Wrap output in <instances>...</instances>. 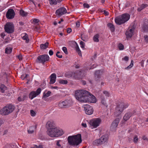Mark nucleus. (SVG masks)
I'll list each match as a JSON object with an SVG mask.
<instances>
[{
    "label": "nucleus",
    "mask_w": 148,
    "mask_h": 148,
    "mask_svg": "<svg viewBox=\"0 0 148 148\" xmlns=\"http://www.w3.org/2000/svg\"><path fill=\"white\" fill-rule=\"evenodd\" d=\"M81 76L80 75L76 74L74 76V77L76 79H79L81 78Z\"/></svg>",
    "instance_id": "obj_43"
},
{
    "label": "nucleus",
    "mask_w": 148,
    "mask_h": 148,
    "mask_svg": "<svg viewBox=\"0 0 148 148\" xmlns=\"http://www.w3.org/2000/svg\"><path fill=\"white\" fill-rule=\"evenodd\" d=\"M41 89L40 88H38L37 90L35 91H32L29 93V98L32 99L37 96L40 93Z\"/></svg>",
    "instance_id": "obj_12"
},
{
    "label": "nucleus",
    "mask_w": 148,
    "mask_h": 148,
    "mask_svg": "<svg viewBox=\"0 0 148 148\" xmlns=\"http://www.w3.org/2000/svg\"><path fill=\"white\" fill-rule=\"evenodd\" d=\"M102 12H103L104 14L106 16H107L109 14V13L104 10L102 11Z\"/></svg>",
    "instance_id": "obj_50"
},
{
    "label": "nucleus",
    "mask_w": 148,
    "mask_h": 148,
    "mask_svg": "<svg viewBox=\"0 0 148 148\" xmlns=\"http://www.w3.org/2000/svg\"><path fill=\"white\" fill-rule=\"evenodd\" d=\"M143 29L144 32H148V24L145 23L143 25Z\"/></svg>",
    "instance_id": "obj_31"
},
{
    "label": "nucleus",
    "mask_w": 148,
    "mask_h": 148,
    "mask_svg": "<svg viewBox=\"0 0 148 148\" xmlns=\"http://www.w3.org/2000/svg\"><path fill=\"white\" fill-rule=\"evenodd\" d=\"M62 50L66 54H68V52L67 51V49L66 47H62Z\"/></svg>",
    "instance_id": "obj_42"
},
{
    "label": "nucleus",
    "mask_w": 148,
    "mask_h": 148,
    "mask_svg": "<svg viewBox=\"0 0 148 148\" xmlns=\"http://www.w3.org/2000/svg\"><path fill=\"white\" fill-rule=\"evenodd\" d=\"M108 139V136L105 134L102 136L99 139H96L93 142V144L95 145H99L104 143Z\"/></svg>",
    "instance_id": "obj_7"
},
{
    "label": "nucleus",
    "mask_w": 148,
    "mask_h": 148,
    "mask_svg": "<svg viewBox=\"0 0 148 148\" xmlns=\"http://www.w3.org/2000/svg\"><path fill=\"white\" fill-rule=\"evenodd\" d=\"M7 87L4 84H0V91L3 93L5 90H7Z\"/></svg>",
    "instance_id": "obj_23"
},
{
    "label": "nucleus",
    "mask_w": 148,
    "mask_h": 148,
    "mask_svg": "<svg viewBox=\"0 0 148 148\" xmlns=\"http://www.w3.org/2000/svg\"><path fill=\"white\" fill-rule=\"evenodd\" d=\"M80 25V23L79 22L77 21L76 22V26L77 27H79Z\"/></svg>",
    "instance_id": "obj_59"
},
{
    "label": "nucleus",
    "mask_w": 148,
    "mask_h": 148,
    "mask_svg": "<svg viewBox=\"0 0 148 148\" xmlns=\"http://www.w3.org/2000/svg\"><path fill=\"white\" fill-rule=\"evenodd\" d=\"M24 36H23L22 37L23 39L24 40H25V42L26 43H28L29 42V39L28 38V34L26 33H24Z\"/></svg>",
    "instance_id": "obj_29"
},
{
    "label": "nucleus",
    "mask_w": 148,
    "mask_h": 148,
    "mask_svg": "<svg viewBox=\"0 0 148 148\" xmlns=\"http://www.w3.org/2000/svg\"><path fill=\"white\" fill-rule=\"evenodd\" d=\"M145 40V42H148V36L147 35H145L144 36Z\"/></svg>",
    "instance_id": "obj_49"
},
{
    "label": "nucleus",
    "mask_w": 148,
    "mask_h": 148,
    "mask_svg": "<svg viewBox=\"0 0 148 148\" xmlns=\"http://www.w3.org/2000/svg\"><path fill=\"white\" fill-rule=\"evenodd\" d=\"M12 51V48L10 47H7L5 49V53L7 54L10 53Z\"/></svg>",
    "instance_id": "obj_32"
},
{
    "label": "nucleus",
    "mask_w": 148,
    "mask_h": 148,
    "mask_svg": "<svg viewBox=\"0 0 148 148\" xmlns=\"http://www.w3.org/2000/svg\"><path fill=\"white\" fill-rule=\"evenodd\" d=\"M81 82L83 84L85 85L86 84V82L85 81L82 80Z\"/></svg>",
    "instance_id": "obj_62"
},
{
    "label": "nucleus",
    "mask_w": 148,
    "mask_h": 148,
    "mask_svg": "<svg viewBox=\"0 0 148 148\" xmlns=\"http://www.w3.org/2000/svg\"><path fill=\"white\" fill-rule=\"evenodd\" d=\"M30 113L31 116H35L36 114L35 112L32 110H30Z\"/></svg>",
    "instance_id": "obj_45"
},
{
    "label": "nucleus",
    "mask_w": 148,
    "mask_h": 148,
    "mask_svg": "<svg viewBox=\"0 0 148 148\" xmlns=\"http://www.w3.org/2000/svg\"><path fill=\"white\" fill-rule=\"evenodd\" d=\"M145 61V60H142L140 62L141 65L143 67L144 66V62Z\"/></svg>",
    "instance_id": "obj_57"
},
{
    "label": "nucleus",
    "mask_w": 148,
    "mask_h": 148,
    "mask_svg": "<svg viewBox=\"0 0 148 148\" xmlns=\"http://www.w3.org/2000/svg\"><path fill=\"white\" fill-rule=\"evenodd\" d=\"M5 36V34L4 33H1V36L2 38H3Z\"/></svg>",
    "instance_id": "obj_63"
},
{
    "label": "nucleus",
    "mask_w": 148,
    "mask_h": 148,
    "mask_svg": "<svg viewBox=\"0 0 148 148\" xmlns=\"http://www.w3.org/2000/svg\"><path fill=\"white\" fill-rule=\"evenodd\" d=\"M82 126L83 127H87V125L86 124V123H82Z\"/></svg>",
    "instance_id": "obj_60"
},
{
    "label": "nucleus",
    "mask_w": 148,
    "mask_h": 148,
    "mask_svg": "<svg viewBox=\"0 0 148 148\" xmlns=\"http://www.w3.org/2000/svg\"><path fill=\"white\" fill-rule=\"evenodd\" d=\"M67 141L70 146H77L82 142L81 134H78L76 135L69 136L68 137Z\"/></svg>",
    "instance_id": "obj_1"
},
{
    "label": "nucleus",
    "mask_w": 148,
    "mask_h": 148,
    "mask_svg": "<svg viewBox=\"0 0 148 148\" xmlns=\"http://www.w3.org/2000/svg\"><path fill=\"white\" fill-rule=\"evenodd\" d=\"M15 15V12L12 9H9L6 14V17L8 19H12L13 18Z\"/></svg>",
    "instance_id": "obj_14"
},
{
    "label": "nucleus",
    "mask_w": 148,
    "mask_h": 148,
    "mask_svg": "<svg viewBox=\"0 0 148 148\" xmlns=\"http://www.w3.org/2000/svg\"><path fill=\"white\" fill-rule=\"evenodd\" d=\"M59 82L60 83L63 84H66L68 83V81L66 80H60Z\"/></svg>",
    "instance_id": "obj_38"
},
{
    "label": "nucleus",
    "mask_w": 148,
    "mask_h": 148,
    "mask_svg": "<svg viewBox=\"0 0 148 148\" xmlns=\"http://www.w3.org/2000/svg\"><path fill=\"white\" fill-rule=\"evenodd\" d=\"M59 106L60 108H68L70 106L67 100L62 101L59 104Z\"/></svg>",
    "instance_id": "obj_19"
},
{
    "label": "nucleus",
    "mask_w": 148,
    "mask_h": 148,
    "mask_svg": "<svg viewBox=\"0 0 148 148\" xmlns=\"http://www.w3.org/2000/svg\"><path fill=\"white\" fill-rule=\"evenodd\" d=\"M53 123L50 121H48L47 123V126L49 128H53L55 127L53 125Z\"/></svg>",
    "instance_id": "obj_33"
},
{
    "label": "nucleus",
    "mask_w": 148,
    "mask_h": 148,
    "mask_svg": "<svg viewBox=\"0 0 148 148\" xmlns=\"http://www.w3.org/2000/svg\"><path fill=\"white\" fill-rule=\"evenodd\" d=\"M101 119L99 118H95L88 121L92 129L95 128L99 126L101 122Z\"/></svg>",
    "instance_id": "obj_8"
},
{
    "label": "nucleus",
    "mask_w": 148,
    "mask_h": 148,
    "mask_svg": "<svg viewBox=\"0 0 148 148\" xmlns=\"http://www.w3.org/2000/svg\"><path fill=\"white\" fill-rule=\"evenodd\" d=\"M47 132L48 135L51 137H58L62 135L64 133L62 129L57 127L48 128Z\"/></svg>",
    "instance_id": "obj_3"
},
{
    "label": "nucleus",
    "mask_w": 148,
    "mask_h": 148,
    "mask_svg": "<svg viewBox=\"0 0 148 148\" xmlns=\"http://www.w3.org/2000/svg\"><path fill=\"white\" fill-rule=\"evenodd\" d=\"M81 45V47L82 48H84V43L83 41H81L80 42Z\"/></svg>",
    "instance_id": "obj_46"
},
{
    "label": "nucleus",
    "mask_w": 148,
    "mask_h": 148,
    "mask_svg": "<svg viewBox=\"0 0 148 148\" xmlns=\"http://www.w3.org/2000/svg\"><path fill=\"white\" fill-rule=\"evenodd\" d=\"M67 12V10L65 8L62 7L56 10V14L60 17L66 13Z\"/></svg>",
    "instance_id": "obj_13"
},
{
    "label": "nucleus",
    "mask_w": 148,
    "mask_h": 148,
    "mask_svg": "<svg viewBox=\"0 0 148 148\" xmlns=\"http://www.w3.org/2000/svg\"><path fill=\"white\" fill-rule=\"evenodd\" d=\"M50 3L51 5H56L57 4V1L55 0H49Z\"/></svg>",
    "instance_id": "obj_40"
},
{
    "label": "nucleus",
    "mask_w": 148,
    "mask_h": 148,
    "mask_svg": "<svg viewBox=\"0 0 148 148\" xmlns=\"http://www.w3.org/2000/svg\"><path fill=\"white\" fill-rule=\"evenodd\" d=\"M101 94L103 95L104 97H106V98L110 97V94L106 91H104L103 92V94Z\"/></svg>",
    "instance_id": "obj_34"
},
{
    "label": "nucleus",
    "mask_w": 148,
    "mask_h": 148,
    "mask_svg": "<svg viewBox=\"0 0 148 148\" xmlns=\"http://www.w3.org/2000/svg\"><path fill=\"white\" fill-rule=\"evenodd\" d=\"M142 139H143V140H145L148 142V138L146 136H143L142 137Z\"/></svg>",
    "instance_id": "obj_47"
},
{
    "label": "nucleus",
    "mask_w": 148,
    "mask_h": 148,
    "mask_svg": "<svg viewBox=\"0 0 148 148\" xmlns=\"http://www.w3.org/2000/svg\"><path fill=\"white\" fill-rule=\"evenodd\" d=\"M83 6L84 8H89L90 7L89 5L86 3H84L83 4Z\"/></svg>",
    "instance_id": "obj_48"
},
{
    "label": "nucleus",
    "mask_w": 148,
    "mask_h": 148,
    "mask_svg": "<svg viewBox=\"0 0 148 148\" xmlns=\"http://www.w3.org/2000/svg\"><path fill=\"white\" fill-rule=\"evenodd\" d=\"M147 6L148 5L147 4L143 3L141 4L140 5V7L138 8L137 10L139 12L140 11L145 8L147 7Z\"/></svg>",
    "instance_id": "obj_25"
},
{
    "label": "nucleus",
    "mask_w": 148,
    "mask_h": 148,
    "mask_svg": "<svg viewBox=\"0 0 148 148\" xmlns=\"http://www.w3.org/2000/svg\"><path fill=\"white\" fill-rule=\"evenodd\" d=\"M128 106L127 104H125L124 103H119L117 105L115 108L114 115L116 116H118L122 113L124 110Z\"/></svg>",
    "instance_id": "obj_5"
},
{
    "label": "nucleus",
    "mask_w": 148,
    "mask_h": 148,
    "mask_svg": "<svg viewBox=\"0 0 148 148\" xmlns=\"http://www.w3.org/2000/svg\"><path fill=\"white\" fill-rule=\"evenodd\" d=\"M134 29V27H133L132 29H130L129 30H128L126 32L125 34L127 38H131L132 37Z\"/></svg>",
    "instance_id": "obj_20"
},
{
    "label": "nucleus",
    "mask_w": 148,
    "mask_h": 148,
    "mask_svg": "<svg viewBox=\"0 0 148 148\" xmlns=\"http://www.w3.org/2000/svg\"><path fill=\"white\" fill-rule=\"evenodd\" d=\"M33 22L35 23H37L39 22V20L38 19L35 18L33 20Z\"/></svg>",
    "instance_id": "obj_56"
},
{
    "label": "nucleus",
    "mask_w": 148,
    "mask_h": 148,
    "mask_svg": "<svg viewBox=\"0 0 148 148\" xmlns=\"http://www.w3.org/2000/svg\"><path fill=\"white\" fill-rule=\"evenodd\" d=\"M99 35L98 34H97L95 35L93 38V40L95 42H98L99 41Z\"/></svg>",
    "instance_id": "obj_35"
},
{
    "label": "nucleus",
    "mask_w": 148,
    "mask_h": 148,
    "mask_svg": "<svg viewBox=\"0 0 148 148\" xmlns=\"http://www.w3.org/2000/svg\"><path fill=\"white\" fill-rule=\"evenodd\" d=\"M27 98V95L23 94V96L19 97L18 98V100L19 101H23L25 100Z\"/></svg>",
    "instance_id": "obj_26"
},
{
    "label": "nucleus",
    "mask_w": 148,
    "mask_h": 148,
    "mask_svg": "<svg viewBox=\"0 0 148 148\" xmlns=\"http://www.w3.org/2000/svg\"><path fill=\"white\" fill-rule=\"evenodd\" d=\"M50 58L47 54H44L40 55L38 57L36 62L39 63H42L44 64L45 62L49 61Z\"/></svg>",
    "instance_id": "obj_9"
},
{
    "label": "nucleus",
    "mask_w": 148,
    "mask_h": 148,
    "mask_svg": "<svg viewBox=\"0 0 148 148\" xmlns=\"http://www.w3.org/2000/svg\"><path fill=\"white\" fill-rule=\"evenodd\" d=\"M107 26L110 29L111 32H113L114 31V26L111 23H108L107 24Z\"/></svg>",
    "instance_id": "obj_30"
},
{
    "label": "nucleus",
    "mask_w": 148,
    "mask_h": 148,
    "mask_svg": "<svg viewBox=\"0 0 148 148\" xmlns=\"http://www.w3.org/2000/svg\"><path fill=\"white\" fill-rule=\"evenodd\" d=\"M129 59L128 57L127 56H125L122 59V60H124L126 61H128Z\"/></svg>",
    "instance_id": "obj_51"
},
{
    "label": "nucleus",
    "mask_w": 148,
    "mask_h": 148,
    "mask_svg": "<svg viewBox=\"0 0 148 148\" xmlns=\"http://www.w3.org/2000/svg\"><path fill=\"white\" fill-rule=\"evenodd\" d=\"M84 35H82L81 36V39L84 41H86V39L84 37Z\"/></svg>",
    "instance_id": "obj_52"
},
{
    "label": "nucleus",
    "mask_w": 148,
    "mask_h": 148,
    "mask_svg": "<svg viewBox=\"0 0 148 148\" xmlns=\"http://www.w3.org/2000/svg\"><path fill=\"white\" fill-rule=\"evenodd\" d=\"M20 14L21 15L23 16H27V13L25 12L23 10H21L20 11Z\"/></svg>",
    "instance_id": "obj_37"
},
{
    "label": "nucleus",
    "mask_w": 148,
    "mask_h": 148,
    "mask_svg": "<svg viewBox=\"0 0 148 148\" xmlns=\"http://www.w3.org/2000/svg\"><path fill=\"white\" fill-rule=\"evenodd\" d=\"M89 92L83 90H78L75 91V97L79 101L81 102H87L88 100L87 96Z\"/></svg>",
    "instance_id": "obj_2"
},
{
    "label": "nucleus",
    "mask_w": 148,
    "mask_h": 148,
    "mask_svg": "<svg viewBox=\"0 0 148 148\" xmlns=\"http://www.w3.org/2000/svg\"><path fill=\"white\" fill-rule=\"evenodd\" d=\"M75 43L76 44V46L75 47L76 51L78 53V54L79 56H81V51L77 43L76 42Z\"/></svg>",
    "instance_id": "obj_36"
},
{
    "label": "nucleus",
    "mask_w": 148,
    "mask_h": 148,
    "mask_svg": "<svg viewBox=\"0 0 148 148\" xmlns=\"http://www.w3.org/2000/svg\"><path fill=\"white\" fill-rule=\"evenodd\" d=\"M100 99L101 103L103 106L107 107V104L106 103L105 97L103 95L101 94L100 96Z\"/></svg>",
    "instance_id": "obj_21"
},
{
    "label": "nucleus",
    "mask_w": 148,
    "mask_h": 148,
    "mask_svg": "<svg viewBox=\"0 0 148 148\" xmlns=\"http://www.w3.org/2000/svg\"><path fill=\"white\" fill-rule=\"evenodd\" d=\"M71 29L70 28H68L67 29V32L68 33H69L71 32Z\"/></svg>",
    "instance_id": "obj_55"
},
{
    "label": "nucleus",
    "mask_w": 148,
    "mask_h": 148,
    "mask_svg": "<svg viewBox=\"0 0 148 148\" xmlns=\"http://www.w3.org/2000/svg\"><path fill=\"white\" fill-rule=\"evenodd\" d=\"M103 72V70H100L96 71L95 73V80L98 81L99 79L101 77V76Z\"/></svg>",
    "instance_id": "obj_15"
},
{
    "label": "nucleus",
    "mask_w": 148,
    "mask_h": 148,
    "mask_svg": "<svg viewBox=\"0 0 148 148\" xmlns=\"http://www.w3.org/2000/svg\"><path fill=\"white\" fill-rule=\"evenodd\" d=\"M83 107L86 114L90 115L93 114L94 110L92 107L87 104L84 105Z\"/></svg>",
    "instance_id": "obj_11"
},
{
    "label": "nucleus",
    "mask_w": 148,
    "mask_h": 148,
    "mask_svg": "<svg viewBox=\"0 0 148 148\" xmlns=\"http://www.w3.org/2000/svg\"><path fill=\"white\" fill-rule=\"evenodd\" d=\"M49 55L51 56L53 55V52L52 50H50L49 51Z\"/></svg>",
    "instance_id": "obj_54"
},
{
    "label": "nucleus",
    "mask_w": 148,
    "mask_h": 148,
    "mask_svg": "<svg viewBox=\"0 0 148 148\" xmlns=\"http://www.w3.org/2000/svg\"><path fill=\"white\" fill-rule=\"evenodd\" d=\"M36 127L34 126H31L28 130V133L29 134H31L33 133L34 130L36 129Z\"/></svg>",
    "instance_id": "obj_28"
},
{
    "label": "nucleus",
    "mask_w": 148,
    "mask_h": 148,
    "mask_svg": "<svg viewBox=\"0 0 148 148\" xmlns=\"http://www.w3.org/2000/svg\"><path fill=\"white\" fill-rule=\"evenodd\" d=\"M51 93V92L50 91H48L47 92L46 91H45L43 92L42 98H46L49 97Z\"/></svg>",
    "instance_id": "obj_27"
},
{
    "label": "nucleus",
    "mask_w": 148,
    "mask_h": 148,
    "mask_svg": "<svg viewBox=\"0 0 148 148\" xmlns=\"http://www.w3.org/2000/svg\"><path fill=\"white\" fill-rule=\"evenodd\" d=\"M5 31L8 33H11L14 32V27L12 23H7L4 26Z\"/></svg>",
    "instance_id": "obj_10"
},
{
    "label": "nucleus",
    "mask_w": 148,
    "mask_h": 148,
    "mask_svg": "<svg viewBox=\"0 0 148 148\" xmlns=\"http://www.w3.org/2000/svg\"><path fill=\"white\" fill-rule=\"evenodd\" d=\"M18 58L20 60H21L22 59V56L21 55H19L17 56Z\"/></svg>",
    "instance_id": "obj_53"
},
{
    "label": "nucleus",
    "mask_w": 148,
    "mask_h": 148,
    "mask_svg": "<svg viewBox=\"0 0 148 148\" xmlns=\"http://www.w3.org/2000/svg\"><path fill=\"white\" fill-rule=\"evenodd\" d=\"M135 113V111H129L126 112L123 117V119L125 121H127Z\"/></svg>",
    "instance_id": "obj_17"
},
{
    "label": "nucleus",
    "mask_w": 148,
    "mask_h": 148,
    "mask_svg": "<svg viewBox=\"0 0 148 148\" xmlns=\"http://www.w3.org/2000/svg\"><path fill=\"white\" fill-rule=\"evenodd\" d=\"M49 43L47 42H45V44H42L40 45V48L41 49H45L47 48L49 45Z\"/></svg>",
    "instance_id": "obj_24"
},
{
    "label": "nucleus",
    "mask_w": 148,
    "mask_h": 148,
    "mask_svg": "<svg viewBox=\"0 0 148 148\" xmlns=\"http://www.w3.org/2000/svg\"><path fill=\"white\" fill-rule=\"evenodd\" d=\"M88 100L87 102L88 101L91 103H95L96 102V98L95 96L91 94L89 92V95L87 96Z\"/></svg>",
    "instance_id": "obj_18"
},
{
    "label": "nucleus",
    "mask_w": 148,
    "mask_h": 148,
    "mask_svg": "<svg viewBox=\"0 0 148 148\" xmlns=\"http://www.w3.org/2000/svg\"><path fill=\"white\" fill-rule=\"evenodd\" d=\"M130 18V16L128 14H124L117 17L115 18V21L117 24L121 25L128 21Z\"/></svg>",
    "instance_id": "obj_4"
},
{
    "label": "nucleus",
    "mask_w": 148,
    "mask_h": 148,
    "mask_svg": "<svg viewBox=\"0 0 148 148\" xmlns=\"http://www.w3.org/2000/svg\"><path fill=\"white\" fill-rule=\"evenodd\" d=\"M60 140H58L57 142L56 145L58 147H61V145L60 144Z\"/></svg>",
    "instance_id": "obj_58"
},
{
    "label": "nucleus",
    "mask_w": 148,
    "mask_h": 148,
    "mask_svg": "<svg viewBox=\"0 0 148 148\" xmlns=\"http://www.w3.org/2000/svg\"><path fill=\"white\" fill-rule=\"evenodd\" d=\"M133 63H134V62H133V60H132L130 65H129V66H128L127 67H126L125 68V69H129L131 68L133 66Z\"/></svg>",
    "instance_id": "obj_39"
},
{
    "label": "nucleus",
    "mask_w": 148,
    "mask_h": 148,
    "mask_svg": "<svg viewBox=\"0 0 148 148\" xmlns=\"http://www.w3.org/2000/svg\"><path fill=\"white\" fill-rule=\"evenodd\" d=\"M50 84H53L55 83L56 78V75L55 73L52 74L50 76Z\"/></svg>",
    "instance_id": "obj_22"
},
{
    "label": "nucleus",
    "mask_w": 148,
    "mask_h": 148,
    "mask_svg": "<svg viewBox=\"0 0 148 148\" xmlns=\"http://www.w3.org/2000/svg\"><path fill=\"white\" fill-rule=\"evenodd\" d=\"M138 140V136L136 135L134 136V142L135 143H137Z\"/></svg>",
    "instance_id": "obj_44"
},
{
    "label": "nucleus",
    "mask_w": 148,
    "mask_h": 148,
    "mask_svg": "<svg viewBox=\"0 0 148 148\" xmlns=\"http://www.w3.org/2000/svg\"><path fill=\"white\" fill-rule=\"evenodd\" d=\"M56 55L57 57H58V58H62V55H59L57 54H56Z\"/></svg>",
    "instance_id": "obj_61"
},
{
    "label": "nucleus",
    "mask_w": 148,
    "mask_h": 148,
    "mask_svg": "<svg viewBox=\"0 0 148 148\" xmlns=\"http://www.w3.org/2000/svg\"><path fill=\"white\" fill-rule=\"evenodd\" d=\"M15 107L11 105H8L3 107L0 110L1 114L3 115H7L12 112L14 110Z\"/></svg>",
    "instance_id": "obj_6"
},
{
    "label": "nucleus",
    "mask_w": 148,
    "mask_h": 148,
    "mask_svg": "<svg viewBox=\"0 0 148 148\" xmlns=\"http://www.w3.org/2000/svg\"><path fill=\"white\" fill-rule=\"evenodd\" d=\"M119 119L116 118L112 122L111 126V129L112 131L115 130L119 122Z\"/></svg>",
    "instance_id": "obj_16"
},
{
    "label": "nucleus",
    "mask_w": 148,
    "mask_h": 148,
    "mask_svg": "<svg viewBox=\"0 0 148 148\" xmlns=\"http://www.w3.org/2000/svg\"><path fill=\"white\" fill-rule=\"evenodd\" d=\"M118 47L120 50H122L124 49V46L121 43H120L119 44Z\"/></svg>",
    "instance_id": "obj_41"
},
{
    "label": "nucleus",
    "mask_w": 148,
    "mask_h": 148,
    "mask_svg": "<svg viewBox=\"0 0 148 148\" xmlns=\"http://www.w3.org/2000/svg\"><path fill=\"white\" fill-rule=\"evenodd\" d=\"M19 24L21 26H22L24 25V23L21 21H20L19 22Z\"/></svg>",
    "instance_id": "obj_64"
}]
</instances>
